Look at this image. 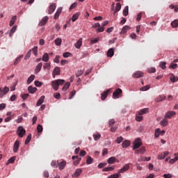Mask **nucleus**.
<instances>
[{"label": "nucleus", "instance_id": "f257e3e1", "mask_svg": "<svg viewBox=\"0 0 178 178\" xmlns=\"http://www.w3.org/2000/svg\"><path fill=\"white\" fill-rule=\"evenodd\" d=\"M63 84H65V80L57 79L51 82V87L55 91H58L59 90V86H63Z\"/></svg>", "mask_w": 178, "mask_h": 178}, {"label": "nucleus", "instance_id": "052dcab7", "mask_svg": "<svg viewBox=\"0 0 178 178\" xmlns=\"http://www.w3.org/2000/svg\"><path fill=\"white\" fill-rule=\"evenodd\" d=\"M37 130L38 133H42V130H43L42 125L38 124L37 127Z\"/></svg>", "mask_w": 178, "mask_h": 178}, {"label": "nucleus", "instance_id": "72a5a7b5", "mask_svg": "<svg viewBox=\"0 0 178 178\" xmlns=\"http://www.w3.org/2000/svg\"><path fill=\"white\" fill-rule=\"evenodd\" d=\"M108 163H115L116 162V158L112 156L110 157L108 161H107Z\"/></svg>", "mask_w": 178, "mask_h": 178}, {"label": "nucleus", "instance_id": "c85d7f7f", "mask_svg": "<svg viewBox=\"0 0 178 178\" xmlns=\"http://www.w3.org/2000/svg\"><path fill=\"white\" fill-rule=\"evenodd\" d=\"M17 19V16L14 15L13 17H12L10 21V26L12 27V26H13V24H15V22H16Z\"/></svg>", "mask_w": 178, "mask_h": 178}, {"label": "nucleus", "instance_id": "6ab92c4d", "mask_svg": "<svg viewBox=\"0 0 178 178\" xmlns=\"http://www.w3.org/2000/svg\"><path fill=\"white\" fill-rule=\"evenodd\" d=\"M144 152H145V147L143 146L141 148H140L139 149H136L135 151V154H144Z\"/></svg>", "mask_w": 178, "mask_h": 178}, {"label": "nucleus", "instance_id": "c756f323", "mask_svg": "<svg viewBox=\"0 0 178 178\" xmlns=\"http://www.w3.org/2000/svg\"><path fill=\"white\" fill-rule=\"evenodd\" d=\"M81 172H83V170H81V169H76L75 173L72 175L73 177H79V175H81Z\"/></svg>", "mask_w": 178, "mask_h": 178}, {"label": "nucleus", "instance_id": "7ed1b4c3", "mask_svg": "<svg viewBox=\"0 0 178 178\" xmlns=\"http://www.w3.org/2000/svg\"><path fill=\"white\" fill-rule=\"evenodd\" d=\"M141 145H143V143L141 142V139L140 138H138L134 142L133 149H137L140 148Z\"/></svg>", "mask_w": 178, "mask_h": 178}, {"label": "nucleus", "instance_id": "4c0bfd02", "mask_svg": "<svg viewBox=\"0 0 178 178\" xmlns=\"http://www.w3.org/2000/svg\"><path fill=\"white\" fill-rule=\"evenodd\" d=\"M171 26L174 29H176V27L178 26V19H175L172 22H171Z\"/></svg>", "mask_w": 178, "mask_h": 178}, {"label": "nucleus", "instance_id": "58836bf2", "mask_svg": "<svg viewBox=\"0 0 178 178\" xmlns=\"http://www.w3.org/2000/svg\"><path fill=\"white\" fill-rule=\"evenodd\" d=\"M148 112V108H143L138 111V115H143Z\"/></svg>", "mask_w": 178, "mask_h": 178}, {"label": "nucleus", "instance_id": "412c9836", "mask_svg": "<svg viewBox=\"0 0 178 178\" xmlns=\"http://www.w3.org/2000/svg\"><path fill=\"white\" fill-rule=\"evenodd\" d=\"M41 69H42V63H40L36 68H35V73H40V72H41Z\"/></svg>", "mask_w": 178, "mask_h": 178}, {"label": "nucleus", "instance_id": "7c9ffc66", "mask_svg": "<svg viewBox=\"0 0 178 178\" xmlns=\"http://www.w3.org/2000/svg\"><path fill=\"white\" fill-rule=\"evenodd\" d=\"M170 79L172 83H176V81H178V77L175 76L174 74H171Z\"/></svg>", "mask_w": 178, "mask_h": 178}, {"label": "nucleus", "instance_id": "423d86ee", "mask_svg": "<svg viewBox=\"0 0 178 178\" xmlns=\"http://www.w3.org/2000/svg\"><path fill=\"white\" fill-rule=\"evenodd\" d=\"M55 9H56V3H53L49 7V10H48L49 15H52V13L55 12Z\"/></svg>", "mask_w": 178, "mask_h": 178}, {"label": "nucleus", "instance_id": "aec40b11", "mask_svg": "<svg viewBox=\"0 0 178 178\" xmlns=\"http://www.w3.org/2000/svg\"><path fill=\"white\" fill-rule=\"evenodd\" d=\"M115 55V51H113V49H109L107 51V56L108 58H112Z\"/></svg>", "mask_w": 178, "mask_h": 178}, {"label": "nucleus", "instance_id": "680f3d73", "mask_svg": "<svg viewBox=\"0 0 178 178\" xmlns=\"http://www.w3.org/2000/svg\"><path fill=\"white\" fill-rule=\"evenodd\" d=\"M74 95H76V90H72V91L70 93L69 99H72V98H73V97H74Z\"/></svg>", "mask_w": 178, "mask_h": 178}, {"label": "nucleus", "instance_id": "6e6552de", "mask_svg": "<svg viewBox=\"0 0 178 178\" xmlns=\"http://www.w3.org/2000/svg\"><path fill=\"white\" fill-rule=\"evenodd\" d=\"M19 147H20V142L16 140L13 145V152H17V151H19Z\"/></svg>", "mask_w": 178, "mask_h": 178}, {"label": "nucleus", "instance_id": "f03ea898", "mask_svg": "<svg viewBox=\"0 0 178 178\" xmlns=\"http://www.w3.org/2000/svg\"><path fill=\"white\" fill-rule=\"evenodd\" d=\"M17 134L19 138H23L26 136V129L23 127H19L17 129Z\"/></svg>", "mask_w": 178, "mask_h": 178}, {"label": "nucleus", "instance_id": "69168bd1", "mask_svg": "<svg viewBox=\"0 0 178 178\" xmlns=\"http://www.w3.org/2000/svg\"><path fill=\"white\" fill-rule=\"evenodd\" d=\"M69 63V61L67 60H62L60 61L61 66H65V65H67Z\"/></svg>", "mask_w": 178, "mask_h": 178}, {"label": "nucleus", "instance_id": "3c124183", "mask_svg": "<svg viewBox=\"0 0 178 178\" xmlns=\"http://www.w3.org/2000/svg\"><path fill=\"white\" fill-rule=\"evenodd\" d=\"M58 163H59L58 161H53L51 163V165L52 168H58Z\"/></svg>", "mask_w": 178, "mask_h": 178}, {"label": "nucleus", "instance_id": "0e129e2a", "mask_svg": "<svg viewBox=\"0 0 178 178\" xmlns=\"http://www.w3.org/2000/svg\"><path fill=\"white\" fill-rule=\"evenodd\" d=\"M105 31V27L102 26L96 30V33H103Z\"/></svg>", "mask_w": 178, "mask_h": 178}, {"label": "nucleus", "instance_id": "09e8293b", "mask_svg": "<svg viewBox=\"0 0 178 178\" xmlns=\"http://www.w3.org/2000/svg\"><path fill=\"white\" fill-rule=\"evenodd\" d=\"M15 161H16L15 156H13L11 158H10L8 161L7 165H9V163H13V162H15Z\"/></svg>", "mask_w": 178, "mask_h": 178}, {"label": "nucleus", "instance_id": "a19ab883", "mask_svg": "<svg viewBox=\"0 0 178 178\" xmlns=\"http://www.w3.org/2000/svg\"><path fill=\"white\" fill-rule=\"evenodd\" d=\"M70 87V83L67 82L63 87L62 90L63 91H66V90H67V88H69Z\"/></svg>", "mask_w": 178, "mask_h": 178}, {"label": "nucleus", "instance_id": "a211bd4d", "mask_svg": "<svg viewBox=\"0 0 178 178\" xmlns=\"http://www.w3.org/2000/svg\"><path fill=\"white\" fill-rule=\"evenodd\" d=\"M175 115H176V112L169 111L165 114V118H166L167 119H170L172 116H175Z\"/></svg>", "mask_w": 178, "mask_h": 178}, {"label": "nucleus", "instance_id": "1a4fd4ad", "mask_svg": "<svg viewBox=\"0 0 178 178\" xmlns=\"http://www.w3.org/2000/svg\"><path fill=\"white\" fill-rule=\"evenodd\" d=\"M130 169V165L129 164H126L123 168L118 170V173H124V172H127Z\"/></svg>", "mask_w": 178, "mask_h": 178}, {"label": "nucleus", "instance_id": "a18cd8bd", "mask_svg": "<svg viewBox=\"0 0 178 178\" xmlns=\"http://www.w3.org/2000/svg\"><path fill=\"white\" fill-rule=\"evenodd\" d=\"M94 162V159L91 158V156H88L87 160H86V163L87 165H91Z\"/></svg>", "mask_w": 178, "mask_h": 178}, {"label": "nucleus", "instance_id": "bf43d9fd", "mask_svg": "<svg viewBox=\"0 0 178 178\" xmlns=\"http://www.w3.org/2000/svg\"><path fill=\"white\" fill-rule=\"evenodd\" d=\"M63 58H69L72 56V53H69V52L63 53Z\"/></svg>", "mask_w": 178, "mask_h": 178}, {"label": "nucleus", "instance_id": "5701e85b", "mask_svg": "<svg viewBox=\"0 0 178 178\" xmlns=\"http://www.w3.org/2000/svg\"><path fill=\"white\" fill-rule=\"evenodd\" d=\"M44 99H45V96H42L37 102L36 106H40L43 102Z\"/></svg>", "mask_w": 178, "mask_h": 178}, {"label": "nucleus", "instance_id": "2f4dec72", "mask_svg": "<svg viewBox=\"0 0 178 178\" xmlns=\"http://www.w3.org/2000/svg\"><path fill=\"white\" fill-rule=\"evenodd\" d=\"M22 58H23V56H18L15 60L14 61V65L17 66V65L19 64V62H20V60H22Z\"/></svg>", "mask_w": 178, "mask_h": 178}, {"label": "nucleus", "instance_id": "774afa93", "mask_svg": "<svg viewBox=\"0 0 178 178\" xmlns=\"http://www.w3.org/2000/svg\"><path fill=\"white\" fill-rule=\"evenodd\" d=\"M35 86L36 87H41L42 86V83L40 82L39 81H35Z\"/></svg>", "mask_w": 178, "mask_h": 178}, {"label": "nucleus", "instance_id": "0eeeda50", "mask_svg": "<svg viewBox=\"0 0 178 178\" xmlns=\"http://www.w3.org/2000/svg\"><path fill=\"white\" fill-rule=\"evenodd\" d=\"M53 77L55 79V76H59L60 74V68L59 67H56L53 71Z\"/></svg>", "mask_w": 178, "mask_h": 178}, {"label": "nucleus", "instance_id": "e2e57ef3", "mask_svg": "<svg viewBox=\"0 0 178 178\" xmlns=\"http://www.w3.org/2000/svg\"><path fill=\"white\" fill-rule=\"evenodd\" d=\"M38 51V47H34L33 49H32V51H33V54H35V56H37V51Z\"/></svg>", "mask_w": 178, "mask_h": 178}, {"label": "nucleus", "instance_id": "4468645a", "mask_svg": "<svg viewBox=\"0 0 178 178\" xmlns=\"http://www.w3.org/2000/svg\"><path fill=\"white\" fill-rule=\"evenodd\" d=\"M58 168L60 170H63L65 169V166H66V161L63 160V161L58 163Z\"/></svg>", "mask_w": 178, "mask_h": 178}, {"label": "nucleus", "instance_id": "ea45409f", "mask_svg": "<svg viewBox=\"0 0 178 178\" xmlns=\"http://www.w3.org/2000/svg\"><path fill=\"white\" fill-rule=\"evenodd\" d=\"M160 124L163 126V127L168 126V119L165 118L163 119L161 122Z\"/></svg>", "mask_w": 178, "mask_h": 178}, {"label": "nucleus", "instance_id": "c03bdc74", "mask_svg": "<svg viewBox=\"0 0 178 178\" xmlns=\"http://www.w3.org/2000/svg\"><path fill=\"white\" fill-rule=\"evenodd\" d=\"M93 138L95 141H98L99 138H101V134H96L93 135Z\"/></svg>", "mask_w": 178, "mask_h": 178}, {"label": "nucleus", "instance_id": "e433bc0d", "mask_svg": "<svg viewBox=\"0 0 178 178\" xmlns=\"http://www.w3.org/2000/svg\"><path fill=\"white\" fill-rule=\"evenodd\" d=\"M149 88H151V86L150 85H147L144 87L140 88V91H148V90H149Z\"/></svg>", "mask_w": 178, "mask_h": 178}, {"label": "nucleus", "instance_id": "49530a36", "mask_svg": "<svg viewBox=\"0 0 178 178\" xmlns=\"http://www.w3.org/2000/svg\"><path fill=\"white\" fill-rule=\"evenodd\" d=\"M16 29H17L16 26H14L11 29L10 32V34H9V36H10V37H12V36L13 35V33L16 31Z\"/></svg>", "mask_w": 178, "mask_h": 178}, {"label": "nucleus", "instance_id": "ddd939ff", "mask_svg": "<svg viewBox=\"0 0 178 178\" xmlns=\"http://www.w3.org/2000/svg\"><path fill=\"white\" fill-rule=\"evenodd\" d=\"M143 76H144V73L140 71L136 72L133 74L134 79H140V77H143Z\"/></svg>", "mask_w": 178, "mask_h": 178}, {"label": "nucleus", "instance_id": "2eb2a0df", "mask_svg": "<svg viewBox=\"0 0 178 178\" xmlns=\"http://www.w3.org/2000/svg\"><path fill=\"white\" fill-rule=\"evenodd\" d=\"M166 99V96L165 95H159L155 99L156 102H162V101H165Z\"/></svg>", "mask_w": 178, "mask_h": 178}, {"label": "nucleus", "instance_id": "338daca9", "mask_svg": "<svg viewBox=\"0 0 178 178\" xmlns=\"http://www.w3.org/2000/svg\"><path fill=\"white\" fill-rule=\"evenodd\" d=\"M120 176V174H113L108 177V178H118Z\"/></svg>", "mask_w": 178, "mask_h": 178}, {"label": "nucleus", "instance_id": "8fccbe9b", "mask_svg": "<svg viewBox=\"0 0 178 178\" xmlns=\"http://www.w3.org/2000/svg\"><path fill=\"white\" fill-rule=\"evenodd\" d=\"M83 74H84V71L81 70H78L77 72L76 73V77H80V76H83Z\"/></svg>", "mask_w": 178, "mask_h": 178}, {"label": "nucleus", "instance_id": "bb28decb", "mask_svg": "<svg viewBox=\"0 0 178 178\" xmlns=\"http://www.w3.org/2000/svg\"><path fill=\"white\" fill-rule=\"evenodd\" d=\"M28 91L30 94H34L37 91V88H33V86L28 87Z\"/></svg>", "mask_w": 178, "mask_h": 178}, {"label": "nucleus", "instance_id": "a878e982", "mask_svg": "<svg viewBox=\"0 0 178 178\" xmlns=\"http://www.w3.org/2000/svg\"><path fill=\"white\" fill-rule=\"evenodd\" d=\"M128 30H130V26H124L123 28H122V31H121V32H120V34H126V33H127V31Z\"/></svg>", "mask_w": 178, "mask_h": 178}, {"label": "nucleus", "instance_id": "6e6d98bb", "mask_svg": "<svg viewBox=\"0 0 178 178\" xmlns=\"http://www.w3.org/2000/svg\"><path fill=\"white\" fill-rule=\"evenodd\" d=\"M136 120L137 122H141L143 120V116H141L140 115L138 114L136 116Z\"/></svg>", "mask_w": 178, "mask_h": 178}, {"label": "nucleus", "instance_id": "603ef678", "mask_svg": "<svg viewBox=\"0 0 178 178\" xmlns=\"http://www.w3.org/2000/svg\"><path fill=\"white\" fill-rule=\"evenodd\" d=\"M81 160V158H78V159H75L73 162V164L74 165V166H77V165H79V163H80Z\"/></svg>", "mask_w": 178, "mask_h": 178}, {"label": "nucleus", "instance_id": "b1692460", "mask_svg": "<svg viewBox=\"0 0 178 178\" xmlns=\"http://www.w3.org/2000/svg\"><path fill=\"white\" fill-rule=\"evenodd\" d=\"M130 142L129 140H124L122 145V148H128V147H130Z\"/></svg>", "mask_w": 178, "mask_h": 178}, {"label": "nucleus", "instance_id": "c9c22d12", "mask_svg": "<svg viewBox=\"0 0 178 178\" xmlns=\"http://www.w3.org/2000/svg\"><path fill=\"white\" fill-rule=\"evenodd\" d=\"M124 16H127L129 15V6H126L123 10Z\"/></svg>", "mask_w": 178, "mask_h": 178}, {"label": "nucleus", "instance_id": "f3484780", "mask_svg": "<svg viewBox=\"0 0 178 178\" xmlns=\"http://www.w3.org/2000/svg\"><path fill=\"white\" fill-rule=\"evenodd\" d=\"M62 13V8H59L57 9L55 15H54V19L56 20V19H59V16Z\"/></svg>", "mask_w": 178, "mask_h": 178}, {"label": "nucleus", "instance_id": "393cba45", "mask_svg": "<svg viewBox=\"0 0 178 178\" xmlns=\"http://www.w3.org/2000/svg\"><path fill=\"white\" fill-rule=\"evenodd\" d=\"M80 15H81L80 13H76L75 14H74L72 17V21L76 22V20H77V19H79Z\"/></svg>", "mask_w": 178, "mask_h": 178}, {"label": "nucleus", "instance_id": "9b49d317", "mask_svg": "<svg viewBox=\"0 0 178 178\" xmlns=\"http://www.w3.org/2000/svg\"><path fill=\"white\" fill-rule=\"evenodd\" d=\"M48 17L45 16L44 17L42 20L39 23V26H45V24H47V22H48Z\"/></svg>", "mask_w": 178, "mask_h": 178}, {"label": "nucleus", "instance_id": "37998d69", "mask_svg": "<svg viewBox=\"0 0 178 178\" xmlns=\"http://www.w3.org/2000/svg\"><path fill=\"white\" fill-rule=\"evenodd\" d=\"M30 141H31V134H29L25 140V145H27V144H29V143H30Z\"/></svg>", "mask_w": 178, "mask_h": 178}, {"label": "nucleus", "instance_id": "39448f33", "mask_svg": "<svg viewBox=\"0 0 178 178\" xmlns=\"http://www.w3.org/2000/svg\"><path fill=\"white\" fill-rule=\"evenodd\" d=\"M9 92V88L7 86H5L4 88H0V98H2L3 95H6Z\"/></svg>", "mask_w": 178, "mask_h": 178}, {"label": "nucleus", "instance_id": "13d9d810", "mask_svg": "<svg viewBox=\"0 0 178 178\" xmlns=\"http://www.w3.org/2000/svg\"><path fill=\"white\" fill-rule=\"evenodd\" d=\"M147 72L148 73H155V72H156V70L155 69V67H150L147 69Z\"/></svg>", "mask_w": 178, "mask_h": 178}, {"label": "nucleus", "instance_id": "4be33fe9", "mask_svg": "<svg viewBox=\"0 0 178 178\" xmlns=\"http://www.w3.org/2000/svg\"><path fill=\"white\" fill-rule=\"evenodd\" d=\"M34 79H35V76L34 74L31 75L27 79V84H31L34 81Z\"/></svg>", "mask_w": 178, "mask_h": 178}, {"label": "nucleus", "instance_id": "dca6fc26", "mask_svg": "<svg viewBox=\"0 0 178 178\" xmlns=\"http://www.w3.org/2000/svg\"><path fill=\"white\" fill-rule=\"evenodd\" d=\"M169 155V152H165L163 154L161 153L158 155V159H165Z\"/></svg>", "mask_w": 178, "mask_h": 178}, {"label": "nucleus", "instance_id": "9d476101", "mask_svg": "<svg viewBox=\"0 0 178 178\" xmlns=\"http://www.w3.org/2000/svg\"><path fill=\"white\" fill-rule=\"evenodd\" d=\"M83 45V38H79V40L75 43L74 47L77 48V49H80Z\"/></svg>", "mask_w": 178, "mask_h": 178}, {"label": "nucleus", "instance_id": "864d4df0", "mask_svg": "<svg viewBox=\"0 0 178 178\" xmlns=\"http://www.w3.org/2000/svg\"><path fill=\"white\" fill-rule=\"evenodd\" d=\"M123 141V137L120 136L118 137L115 140V142L117 143V144H120V143H122Z\"/></svg>", "mask_w": 178, "mask_h": 178}, {"label": "nucleus", "instance_id": "5fc2aeb1", "mask_svg": "<svg viewBox=\"0 0 178 178\" xmlns=\"http://www.w3.org/2000/svg\"><path fill=\"white\" fill-rule=\"evenodd\" d=\"M115 121L114 119H111L108 121V124H109L110 127H112V126H113L115 124Z\"/></svg>", "mask_w": 178, "mask_h": 178}, {"label": "nucleus", "instance_id": "cd10ccee", "mask_svg": "<svg viewBox=\"0 0 178 178\" xmlns=\"http://www.w3.org/2000/svg\"><path fill=\"white\" fill-rule=\"evenodd\" d=\"M42 60H43V62H48V60H49V56L48 55V54L45 53L44 54H43Z\"/></svg>", "mask_w": 178, "mask_h": 178}, {"label": "nucleus", "instance_id": "79ce46f5", "mask_svg": "<svg viewBox=\"0 0 178 178\" xmlns=\"http://www.w3.org/2000/svg\"><path fill=\"white\" fill-rule=\"evenodd\" d=\"M114 169L113 167H106L103 169V172H112Z\"/></svg>", "mask_w": 178, "mask_h": 178}, {"label": "nucleus", "instance_id": "de8ad7c7", "mask_svg": "<svg viewBox=\"0 0 178 178\" xmlns=\"http://www.w3.org/2000/svg\"><path fill=\"white\" fill-rule=\"evenodd\" d=\"M122 9V5L120 3H117L115 6V12H119Z\"/></svg>", "mask_w": 178, "mask_h": 178}, {"label": "nucleus", "instance_id": "f704fd0d", "mask_svg": "<svg viewBox=\"0 0 178 178\" xmlns=\"http://www.w3.org/2000/svg\"><path fill=\"white\" fill-rule=\"evenodd\" d=\"M161 135V129H156L155 133H154V136L156 138H158L159 136Z\"/></svg>", "mask_w": 178, "mask_h": 178}, {"label": "nucleus", "instance_id": "4d7b16f0", "mask_svg": "<svg viewBox=\"0 0 178 178\" xmlns=\"http://www.w3.org/2000/svg\"><path fill=\"white\" fill-rule=\"evenodd\" d=\"M160 67H161V69H163V70H165V69H166V63L161 62L160 63Z\"/></svg>", "mask_w": 178, "mask_h": 178}, {"label": "nucleus", "instance_id": "f8f14e48", "mask_svg": "<svg viewBox=\"0 0 178 178\" xmlns=\"http://www.w3.org/2000/svg\"><path fill=\"white\" fill-rule=\"evenodd\" d=\"M110 91L111 90H107L104 91L103 93H102V95H101L102 101H105V99H106V97H108V95L109 94Z\"/></svg>", "mask_w": 178, "mask_h": 178}, {"label": "nucleus", "instance_id": "20e7f679", "mask_svg": "<svg viewBox=\"0 0 178 178\" xmlns=\"http://www.w3.org/2000/svg\"><path fill=\"white\" fill-rule=\"evenodd\" d=\"M122 92H123L122 89H116V90L113 93V98H114V99H116V98H119L120 97H121Z\"/></svg>", "mask_w": 178, "mask_h": 178}, {"label": "nucleus", "instance_id": "473e14b6", "mask_svg": "<svg viewBox=\"0 0 178 178\" xmlns=\"http://www.w3.org/2000/svg\"><path fill=\"white\" fill-rule=\"evenodd\" d=\"M55 44L58 47H60V45H62V39L61 38H56L55 40Z\"/></svg>", "mask_w": 178, "mask_h": 178}]
</instances>
